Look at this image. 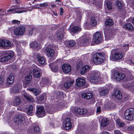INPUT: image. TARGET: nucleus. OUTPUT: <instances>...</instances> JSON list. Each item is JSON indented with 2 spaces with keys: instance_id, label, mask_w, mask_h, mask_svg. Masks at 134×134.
Here are the masks:
<instances>
[{
  "instance_id": "nucleus-54",
  "label": "nucleus",
  "mask_w": 134,
  "mask_h": 134,
  "mask_svg": "<svg viewBox=\"0 0 134 134\" xmlns=\"http://www.w3.org/2000/svg\"><path fill=\"white\" fill-rule=\"evenodd\" d=\"M85 28L86 29H89L90 28V25L89 22H86L84 24Z\"/></svg>"
},
{
  "instance_id": "nucleus-60",
  "label": "nucleus",
  "mask_w": 134,
  "mask_h": 134,
  "mask_svg": "<svg viewBox=\"0 0 134 134\" xmlns=\"http://www.w3.org/2000/svg\"><path fill=\"white\" fill-rule=\"evenodd\" d=\"M39 5L41 7H44L47 6L48 4L46 3H44L39 4Z\"/></svg>"
},
{
  "instance_id": "nucleus-23",
  "label": "nucleus",
  "mask_w": 134,
  "mask_h": 134,
  "mask_svg": "<svg viewBox=\"0 0 134 134\" xmlns=\"http://www.w3.org/2000/svg\"><path fill=\"white\" fill-rule=\"evenodd\" d=\"M120 48H118V50H120L123 52H126L129 49V44H122L120 45Z\"/></svg>"
},
{
  "instance_id": "nucleus-25",
  "label": "nucleus",
  "mask_w": 134,
  "mask_h": 134,
  "mask_svg": "<svg viewBox=\"0 0 134 134\" xmlns=\"http://www.w3.org/2000/svg\"><path fill=\"white\" fill-rule=\"evenodd\" d=\"M74 83V80H72L71 81H65L63 84L64 87L66 89L69 88Z\"/></svg>"
},
{
  "instance_id": "nucleus-42",
  "label": "nucleus",
  "mask_w": 134,
  "mask_h": 134,
  "mask_svg": "<svg viewBox=\"0 0 134 134\" xmlns=\"http://www.w3.org/2000/svg\"><path fill=\"white\" fill-rule=\"evenodd\" d=\"M66 44L68 47H72L75 45V42L74 40H71L67 41Z\"/></svg>"
},
{
  "instance_id": "nucleus-56",
  "label": "nucleus",
  "mask_w": 134,
  "mask_h": 134,
  "mask_svg": "<svg viewBox=\"0 0 134 134\" xmlns=\"http://www.w3.org/2000/svg\"><path fill=\"white\" fill-rule=\"evenodd\" d=\"M12 23L13 24H20V22L18 20H14L12 21Z\"/></svg>"
},
{
  "instance_id": "nucleus-37",
  "label": "nucleus",
  "mask_w": 134,
  "mask_h": 134,
  "mask_svg": "<svg viewBox=\"0 0 134 134\" xmlns=\"http://www.w3.org/2000/svg\"><path fill=\"white\" fill-rule=\"evenodd\" d=\"M126 129L128 132L132 133L134 132V125L127 126L126 127Z\"/></svg>"
},
{
  "instance_id": "nucleus-14",
  "label": "nucleus",
  "mask_w": 134,
  "mask_h": 134,
  "mask_svg": "<svg viewBox=\"0 0 134 134\" xmlns=\"http://www.w3.org/2000/svg\"><path fill=\"white\" fill-rule=\"evenodd\" d=\"M87 112V110L86 109H81L79 107H76L74 109V111L73 112L74 114L76 113L80 115L85 114Z\"/></svg>"
},
{
  "instance_id": "nucleus-29",
  "label": "nucleus",
  "mask_w": 134,
  "mask_h": 134,
  "mask_svg": "<svg viewBox=\"0 0 134 134\" xmlns=\"http://www.w3.org/2000/svg\"><path fill=\"white\" fill-rule=\"evenodd\" d=\"M33 106L32 105H30L28 108L26 109V112L28 115L31 116L32 115L33 110Z\"/></svg>"
},
{
  "instance_id": "nucleus-44",
  "label": "nucleus",
  "mask_w": 134,
  "mask_h": 134,
  "mask_svg": "<svg viewBox=\"0 0 134 134\" xmlns=\"http://www.w3.org/2000/svg\"><path fill=\"white\" fill-rule=\"evenodd\" d=\"M91 25L93 26H95L97 24V21L96 20L95 18L94 17H92L91 19Z\"/></svg>"
},
{
  "instance_id": "nucleus-5",
  "label": "nucleus",
  "mask_w": 134,
  "mask_h": 134,
  "mask_svg": "<svg viewBox=\"0 0 134 134\" xmlns=\"http://www.w3.org/2000/svg\"><path fill=\"white\" fill-rule=\"evenodd\" d=\"M25 30V28L24 27L20 26L15 28L14 30V32L16 35H22L24 34Z\"/></svg>"
},
{
  "instance_id": "nucleus-15",
  "label": "nucleus",
  "mask_w": 134,
  "mask_h": 134,
  "mask_svg": "<svg viewBox=\"0 0 134 134\" xmlns=\"http://www.w3.org/2000/svg\"><path fill=\"white\" fill-rule=\"evenodd\" d=\"M45 53L47 56L49 57H52L54 56V51L51 48H46L44 51Z\"/></svg>"
},
{
  "instance_id": "nucleus-24",
  "label": "nucleus",
  "mask_w": 134,
  "mask_h": 134,
  "mask_svg": "<svg viewBox=\"0 0 134 134\" xmlns=\"http://www.w3.org/2000/svg\"><path fill=\"white\" fill-rule=\"evenodd\" d=\"M85 83V80L84 79L79 78L76 80V84L77 86L80 87L83 86Z\"/></svg>"
},
{
  "instance_id": "nucleus-31",
  "label": "nucleus",
  "mask_w": 134,
  "mask_h": 134,
  "mask_svg": "<svg viewBox=\"0 0 134 134\" xmlns=\"http://www.w3.org/2000/svg\"><path fill=\"white\" fill-rule=\"evenodd\" d=\"M80 40L81 39H80L79 41H78V44L80 43V44H79L81 46H82L85 44L86 43L88 44L90 41V39L89 37L85 38V39H84L83 41H81Z\"/></svg>"
},
{
  "instance_id": "nucleus-18",
  "label": "nucleus",
  "mask_w": 134,
  "mask_h": 134,
  "mask_svg": "<svg viewBox=\"0 0 134 134\" xmlns=\"http://www.w3.org/2000/svg\"><path fill=\"white\" fill-rule=\"evenodd\" d=\"M126 125L124 121L118 118V128H120L121 131H124L125 130Z\"/></svg>"
},
{
  "instance_id": "nucleus-59",
  "label": "nucleus",
  "mask_w": 134,
  "mask_h": 134,
  "mask_svg": "<svg viewBox=\"0 0 134 134\" xmlns=\"http://www.w3.org/2000/svg\"><path fill=\"white\" fill-rule=\"evenodd\" d=\"M101 107L100 106L97 107V113L99 114L101 112Z\"/></svg>"
},
{
  "instance_id": "nucleus-6",
  "label": "nucleus",
  "mask_w": 134,
  "mask_h": 134,
  "mask_svg": "<svg viewBox=\"0 0 134 134\" xmlns=\"http://www.w3.org/2000/svg\"><path fill=\"white\" fill-rule=\"evenodd\" d=\"M14 121L16 124L21 125L24 122L25 119L23 116L19 115L15 116Z\"/></svg>"
},
{
  "instance_id": "nucleus-46",
  "label": "nucleus",
  "mask_w": 134,
  "mask_h": 134,
  "mask_svg": "<svg viewBox=\"0 0 134 134\" xmlns=\"http://www.w3.org/2000/svg\"><path fill=\"white\" fill-rule=\"evenodd\" d=\"M122 86L127 89H130L131 91H134V89H131V86H129L127 83V82L125 81L124 83L122 84Z\"/></svg>"
},
{
  "instance_id": "nucleus-3",
  "label": "nucleus",
  "mask_w": 134,
  "mask_h": 134,
  "mask_svg": "<svg viewBox=\"0 0 134 134\" xmlns=\"http://www.w3.org/2000/svg\"><path fill=\"white\" fill-rule=\"evenodd\" d=\"M124 117L127 120L131 121L134 119V109L129 108L126 109L124 113Z\"/></svg>"
},
{
  "instance_id": "nucleus-50",
  "label": "nucleus",
  "mask_w": 134,
  "mask_h": 134,
  "mask_svg": "<svg viewBox=\"0 0 134 134\" xmlns=\"http://www.w3.org/2000/svg\"><path fill=\"white\" fill-rule=\"evenodd\" d=\"M36 30V29L34 28H32L30 29L29 31V35H31L33 32H34Z\"/></svg>"
},
{
  "instance_id": "nucleus-41",
  "label": "nucleus",
  "mask_w": 134,
  "mask_h": 134,
  "mask_svg": "<svg viewBox=\"0 0 134 134\" xmlns=\"http://www.w3.org/2000/svg\"><path fill=\"white\" fill-rule=\"evenodd\" d=\"M24 96L29 102H32L34 100L32 97L29 94H25L24 95Z\"/></svg>"
},
{
  "instance_id": "nucleus-36",
  "label": "nucleus",
  "mask_w": 134,
  "mask_h": 134,
  "mask_svg": "<svg viewBox=\"0 0 134 134\" xmlns=\"http://www.w3.org/2000/svg\"><path fill=\"white\" fill-rule=\"evenodd\" d=\"M81 29L80 27L77 26H75L71 29V31L73 33H76L81 31Z\"/></svg>"
},
{
  "instance_id": "nucleus-1",
  "label": "nucleus",
  "mask_w": 134,
  "mask_h": 134,
  "mask_svg": "<svg viewBox=\"0 0 134 134\" xmlns=\"http://www.w3.org/2000/svg\"><path fill=\"white\" fill-rule=\"evenodd\" d=\"M93 62L96 64H98L103 63L104 58L103 54L100 53H97L95 54L93 57Z\"/></svg>"
},
{
  "instance_id": "nucleus-55",
  "label": "nucleus",
  "mask_w": 134,
  "mask_h": 134,
  "mask_svg": "<svg viewBox=\"0 0 134 134\" xmlns=\"http://www.w3.org/2000/svg\"><path fill=\"white\" fill-rule=\"evenodd\" d=\"M123 7L122 3L118 0V9H121Z\"/></svg>"
},
{
  "instance_id": "nucleus-10",
  "label": "nucleus",
  "mask_w": 134,
  "mask_h": 134,
  "mask_svg": "<svg viewBox=\"0 0 134 134\" xmlns=\"http://www.w3.org/2000/svg\"><path fill=\"white\" fill-rule=\"evenodd\" d=\"M60 62L56 61L55 62L50 64L49 66L51 67L52 70L53 72H57L58 70V66L59 65Z\"/></svg>"
},
{
  "instance_id": "nucleus-34",
  "label": "nucleus",
  "mask_w": 134,
  "mask_h": 134,
  "mask_svg": "<svg viewBox=\"0 0 134 134\" xmlns=\"http://www.w3.org/2000/svg\"><path fill=\"white\" fill-rule=\"evenodd\" d=\"M108 122L109 121L106 118H103L102 120L101 126L102 127H104L108 125Z\"/></svg>"
},
{
  "instance_id": "nucleus-43",
  "label": "nucleus",
  "mask_w": 134,
  "mask_h": 134,
  "mask_svg": "<svg viewBox=\"0 0 134 134\" xmlns=\"http://www.w3.org/2000/svg\"><path fill=\"white\" fill-rule=\"evenodd\" d=\"M104 3V4L106 5L108 9H110L112 8L111 3V2L108 1V0H105Z\"/></svg>"
},
{
  "instance_id": "nucleus-45",
  "label": "nucleus",
  "mask_w": 134,
  "mask_h": 134,
  "mask_svg": "<svg viewBox=\"0 0 134 134\" xmlns=\"http://www.w3.org/2000/svg\"><path fill=\"white\" fill-rule=\"evenodd\" d=\"M64 32H59L57 34V37L59 40H62L64 37Z\"/></svg>"
},
{
  "instance_id": "nucleus-48",
  "label": "nucleus",
  "mask_w": 134,
  "mask_h": 134,
  "mask_svg": "<svg viewBox=\"0 0 134 134\" xmlns=\"http://www.w3.org/2000/svg\"><path fill=\"white\" fill-rule=\"evenodd\" d=\"M31 77H28V76H27L26 79L24 84H25L26 86L27 85L31 82Z\"/></svg>"
},
{
  "instance_id": "nucleus-63",
  "label": "nucleus",
  "mask_w": 134,
  "mask_h": 134,
  "mask_svg": "<svg viewBox=\"0 0 134 134\" xmlns=\"http://www.w3.org/2000/svg\"><path fill=\"white\" fill-rule=\"evenodd\" d=\"M60 15H62L63 13V8L62 7H61L60 8Z\"/></svg>"
},
{
  "instance_id": "nucleus-13",
  "label": "nucleus",
  "mask_w": 134,
  "mask_h": 134,
  "mask_svg": "<svg viewBox=\"0 0 134 134\" xmlns=\"http://www.w3.org/2000/svg\"><path fill=\"white\" fill-rule=\"evenodd\" d=\"M11 45V43L9 41L0 39V47L6 48L10 46Z\"/></svg>"
},
{
  "instance_id": "nucleus-17",
  "label": "nucleus",
  "mask_w": 134,
  "mask_h": 134,
  "mask_svg": "<svg viewBox=\"0 0 134 134\" xmlns=\"http://www.w3.org/2000/svg\"><path fill=\"white\" fill-rule=\"evenodd\" d=\"M123 27L125 30L130 32L134 31V27L131 23H127L126 24L123 26Z\"/></svg>"
},
{
  "instance_id": "nucleus-22",
  "label": "nucleus",
  "mask_w": 134,
  "mask_h": 134,
  "mask_svg": "<svg viewBox=\"0 0 134 134\" xmlns=\"http://www.w3.org/2000/svg\"><path fill=\"white\" fill-rule=\"evenodd\" d=\"M50 82V80L47 78H42L40 83V86L43 87L45 85L46 86L48 85Z\"/></svg>"
},
{
  "instance_id": "nucleus-61",
  "label": "nucleus",
  "mask_w": 134,
  "mask_h": 134,
  "mask_svg": "<svg viewBox=\"0 0 134 134\" xmlns=\"http://www.w3.org/2000/svg\"><path fill=\"white\" fill-rule=\"evenodd\" d=\"M18 89L16 87H14L12 90V91L14 93L18 92Z\"/></svg>"
},
{
  "instance_id": "nucleus-16",
  "label": "nucleus",
  "mask_w": 134,
  "mask_h": 134,
  "mask_svg": "<svg viewBox=\"0 0 134 134\" xmlns=\"http://www.w3.org/2000/svg\"><path fill=\"white\" fill-rule=\"evenodd\" d=\"M64 128L66 130L70 129L72 127L71 120L69 118H66L64 121Z\"/></svg>"
},
{
  "instance_id": "nucleus-39",
  "label": "nucleus",
  "mask_w": 134,
  "mask_h": 134,
  "mask_svg": "<svg viewBox=\"0 0 134 134\" xmlns=\"http://www.w3.org/2000/svg\"><path fill=\"white\" fill-rule=\"evenodd\" d=\"M117 89H115L112 93L111 97L112 99L116 100L117 99Z\"/></svg>"
},
{
  "instance_id": "nucleus-21",
  "label": "nucleus",
  "mask_w": 134,
  "mask_h": 134,
  "mask_svg": "<svg viewBox=\"0 0 134 134\" xmlns=\"http://www.w3.org/2000/svg\"><path fill=\"white\" fill-rule=\"evenodd\" d=\"M21 103V99L19 96L15 97L14 100L11 102L12 105L16 106L19 105Z\"/></svg>"
},
{
  "instance_id": "nucleus-27",
  "label": "nucleus",
  "mask_w": 134,
  "mask_h": 134,
  "mask_svg": "<svg viewBox=\"0 0 134 134\" xmlns=\"http://www.w3.org/2000/svg\"><path fill=\"white\" fill-rule=\"evenodd\" d=\"M33 74L35 78H39L41 75V70L40 69H34L33 70Z\"/></svg>"
},
{
  "instance_id": "nucleus-28",
  "label": "nucleus",
  "mask_w": 134,
  "mask_h": 134,
  "mask_svg": "<svg viewBox=\"0 0 134 134\" xmlns=\"http://www.w3.org/2000/svg\"><path fill=\"white\" fill-rule=\"evenodd\" d=\"M36 57L38 62L42 65H43L46 62L45 58L44 57L40 56L38 54L36 55Z\"/></svg>"
},
{
  "instance_id": "nucleus-12",
  "label": "nucleus",
  "mask_w": 134,
  "mask_h": 134,
  "mask_svg": "<svg viewBox=\"0 0 134 134\" xmlns=\"http://www.w3.org/2000/svg\"><path fill=\"white\" fill-rule=\"evenodd\" d=\"M110 59L112 61H117V49H114L112 50Z\"/></svg>"
},
{
  "instance_id": "nucleus-40",
  "label": "nucleus",
  "mask_w": 134,
  "mask_h": 134,
  "mask_svg": "<svg viewBox=\"0 0 134 134\" xmlns=\"http://www.w3.org/2000/svg\"><path fill=\"white\" fill-rule=\"evenodd\" d=\"M113 22L111 19H109L107 20L105 23V26H109L113 25Z\"/></svg>"
},
{
  "instance_id": "nucleus-9",
  "label": "nucleus",
  "mask_w": 134,
  "mask_h": 134,
  "mask_svg": "<svg viewBox=\"0 0 134 134\" xmlns=\"http://www.w3.org/2000/svg\"><path fill=\"white\" fill-rule=\"evenodd\" d=\"M9 11L10 12H12L13 13H21L23 12H26V10H25L22 8H20L18 6H16L12 9H9Z\"/></svg>"
},
{
  "instance_id": "nucleus-19",
  "label": "nucleus",
  "mask_w": 134,
  "mask_h": 134,
  "mask_svg": "<svg viewBox=\"0 0 134 134\" xmlns=\"http://www.w3.org/2000/svg\"><path fill=\"white\" fill-rule=\"evenodd\" d=\"M114 30L111 29H108L107 31V30L105 31L104 33L105 38L107 40L110 39L111 34L112 35V34H114Z\"/></svg>"
},
{
  "instance_id": "nucleus-38",
  "label": "nucleus",
  "mask_w": 134,
  "mask_h": 134,
  "mask_svg": "<svg viewBox=\"0 0 134 134\" xmlns=\"http://www.w3.org/2000/svg\"><path fill=\"white\" fill-rule=\"evenodd\" d=\"M14 80V77L12 75H10L8 77L7 81L9 85L12 83Z\"/></svg>"
},
{
  "instance_id": "nucleus-47",
  "label": "nucleus",
  "mask_w": 134,
  "mask_h": 134,
  "mask_svg": "<svg viewBox=\"0 0 134 134\" xmlns=\"http://www.w3.org/2000/svg\"><path fill=\"white\" fill-rule=\"evenodd\" d=\"M29 90L34 93L36 96H37L39 93V91L36 88H30L29 89Z\"/></svg>"
},
{
  "instance_id": "nucleus-52",
  "label": "nucleus",
  "mask_w": 134,
  "mask_h": 134,
  "mask_svg": "<svg viewBox=\"0 0 134 134\" xmlns=\"http://www.w3.org/2000/svg\"><path fill=\"white\" fill-rule=\"evenodd\" d=\"M125 76H126L123 73L121 74L120 77H119V78H120V80L119 81H120V82H122V81L124 80Z\"/></svg>"
},
{
  "instance_id": "nucleus-57",
  "label": "nucleus",
  "mask_w": 134,
  "mask_h": 134,
  "mask_svg": "<svg viewBox=\"0 0 134 134\" xmlns=\"http://www.w3.org/2000/svg\"><path fill=\"white\" fill-rule=\"evenodd\" d=\"M86 72L85 70V69L83 68L82 69V67L81 68L80 70V73L81 74H83L86 73Z\"/></svg>"
},
{
  "instance_id": "nucleus-53",
  "label": "nucleus",
  "mask_w": 134,
  "mask_h": 134,
  "mask_svg": "<svg viewBox=\"0 0 134 134\" xmlns=\"http://www.w3.org/2000/svg\"><path fill=\"white\" fill-rule=\"evenodd\" d=\"M122 98V96L120 91L118 90V100H120Z\"/></svg>"
},
{
  "instance_id": "nucleus-49",
  "label": "nucleus",
  "mask_w": 134,
  "mask_h": 134,
  "mask_svg": "<svg viewBox=\"0 0 134 134\" xmlns=\"http://www.w3.org/2000/svg\"><path fill=\"white\" fill-rule=\"evenodd\" d=\"M77 65L76 68L77 69H79V68L82 65V62L80 60H78L77 62Z\"/></svg>"
},
{
  "instance_id": "nucleus-8",
  "label": "nucleus",
  "mask_w": 134,
  "mask_h": 134,
  "mask_svg": "<svg viewBox=\"0 0 134 134\" xmlns=\"http://www.w3.org/2000/svg\"><path fill=\"white\" fill-rule=\"evenodd\" d=\"M93 73L92 76L90 78L91 82L93 83H96L97 82H99L100 80V79L99 78V74L95 71H92Z\"/></svg>"
},
{
  "instance_id": "nucleus-58",
  "label": "nucleus",
  "mask_w": 134,
  "mask_h": 134,
  "mask_svg": "<svg viewBox=\"0 0 134 134\" xmlns=\"http://www.w3.org/2000/svg\"><path fill=\"white\" fill-rule=\"evenodd\" d=\"M45 97L46 96L45 95H41L38 99V100L40 101H42L45 98Z\"/></svg>"
},
{
  "instance_id": "nucleus-35",
  "label": "nucleus",
  "mask_w": 134,
  "mask_h": 134,
  "mask_svg": "<svg viewBox=\"0 0 134 134\" xmlns=\"http://www.w3.org/2000/svg\"><path fill=\"white\" fill-rule=\"evenodd\" d=\"M112 73L111 78L113 79L114 80H117V71L116 69H113L112 70Z\"/></svg>"
},
{
  "instance_id": "nucleus-26",
  "label": "nucleus",
  "mask_w": 134,
  "mask_h": 134,
  "mask_svg": "<svg viewBox=\"0 0 134 134\" xmlns=\"http://www.w3.org/2000/svg\"><path fill=\"white\" fill-rule=\"evenodd\" d=\"M82 97L86 99H91L93 97V95L91 93H84L81 94Z\"/></svg>"
},
{
  "instance_id": "nucleus-11",
  "label": "nucleus",
  "mask_w": 134,
  "mask_h": 134,
  "mask_svg": "<svg viewBox=\"0 0 134 134\" xmlns=\"http://www.w3.org/2000/svg\"><path fill=\"white\" fill-rule=\"evenodd\" d=\"M40 130L39 126H36L35 124L33 123L29 128L27 132L30 133L32 132L33 130L35 132H39Z\"/></svg>"
},
{
  "instance_id": "nucleus-4",
  "label": "nucleus",
  "mask_w": 134,
  "mask_h": 134,
  "mask_svg": "<svg viewBox=\"0 0 134 134\" xmlns=\"http://www.w3.org/2000/svg\"><path fill=\"white\" fill-rule=\"evenodd\" d=\"M7 54L2 57L0 60L1 62H4L14 57V53L12 51H7Z\"/></svg>"
},
{
  "instance_id": "nucleus-30",
  "label": "nucleus",
  "mask_w": 134,
  "mask_h": 134,
  "mask_svg": "<svg viewBox=\"0 0 134 134\" xmlns=\"http://www.w3.org/2000/svg\"><path fill=\"white\" fill-rule=\"evenodd\" d=\"M109 92L108 89L104 88H100L99 90V93L100 96H104L108 94Z\"/></svg>"
},
{
  "instance_id": "nucleus-51",
  "label": "nucleus",
  "mask_w": 134,
  "mask_h": 134,
  "mask_svg": "<svg viewBox=\"0 0 134 134\" xmlns=\"http://www.w3.org/2000/svg\"><path fill=\"white\" fill-rule=\"evenodd\" d=\"M85 69L86 72L89 71L91 69L90 66L88 65H85L82 66V69Z\"/></svg>"
},
{
  "instance_id": "nucleus-33",
  "label": "nucleus",
  "mask_w": 134,
  "mask_h": 134,
  "mask_svg": "<svg viewBox=\"0 0 134 134\" xmlns=\"http://www.w3.org/2000/svg\"><path fill=\"white\" fill-rule=\"evenodd\" d=\"M30 46L31 47L37 49H39L41 48L39 44L36 42H33L30 44Z\"/></svg>"
},
{
  "instance_id": "nucleus-2",
  "label": "nucleus",
  "mask_w": 134,
  "mask_h": 134,
  "mask_svg": "<svg viewBox=\"0 0 134 134\" xmlns=\"http://www.w3.org/2000/svg\"><path fill=\"white\" fill-rule=\"evenodd\" d=\"M103 37L99 32H96L93 35L92 41L93 43L99 44L103 41Z\"/></svg>"
},
{
  "instance_id": "nucleus-7",
  "label": "nucleus",
  "mask_w": 134,
  "mask_h": 134,
  "mask_svg": "<svg viewBox=\"0 0 134 134\" xmlns=\"http://www.w3.org/2000/svg\"><path fill=\"white\" fill-rule=\"evenodd\" d=\"M36 115L38 117H42L45 115L46 113L43 107L40 106L37 108L36 112Z\"/></svg>"
},
{
  "instance_id": "nucleus-64",
  "label": "nucleus",
  "mask_w": 134,
  "mask_h": 134,
  "mask_svg": "<svg viewBox=\"0 0 134 134\" xmlns=\"http://www.w3.org/2000/svg\"><path fill=\"white\" fill-rule=\"evenodd\" d=\"M101 134H110L108 132L106 131H102L101 132Z\"/></svg>"
},
{
  "instance_id": "nucleus-20",
  "label": "nucleus",
  "mask_w": 134,
  "mask_h": 134,
  "mask_svg": "<svg viewBox=\"0 0 134 134\" xmlns=\"http://www.w3.org/2000/svg\"><path fill=\"white\" fill-rule=\"evenodd\" d=\"M63 71L65 73H67L70 72L71 70V66L68 64H63L62 67Z\"/></svg>"
},
{
  "instance_id": "nucleus-32",
  "label": "nucleus",
  "mask_w": 134,
  "mask_h": 134,
  "mask_svg": "<svg viewBox=\"0 0 134 134\" xmlns=\"http://www.w3.org/2000/svg\"><path fill=\"white\" fill-rule=\"evenodd\" d=\"M125 56V54L124 52H118V62H120L123 60Z\"/></svg>"
},
{
  "instance_id": "nucleus-62",
  "label": "nucleus",
  "mask_w": 134,
  "mask_h": 134,
  "mask_svg": "<svg viewBox=\"0 0 134 134\" xmlns=\"http://www.w3.org/2000/svg\"><path fill=\"white\" fill-rule=\"evenodd\" d=\"M129 96L126 95L124 97V99L123 100L124 101H127L129 98Z\"/></svg>"
}]
</instances>
